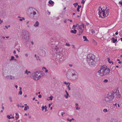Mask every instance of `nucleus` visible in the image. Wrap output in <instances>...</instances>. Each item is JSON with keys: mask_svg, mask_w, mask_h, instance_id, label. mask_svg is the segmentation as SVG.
Listing matches in <instances>:
<instances>
[{"mask_svg": "<svg viewBox=\"0 0 122 122\" xmlns=\"http://www.w3.org/2000/svg\"><path fill=\"white\" fill-rule=\"evenodd\" d=\"M9 99L10 100V102H12L13 101L12 100V97H11L10 96L9 97Z\"/></svg>", "mask_w": 122, "mask_h": 122, "instance_id": "obj_27", "label": "nucleus"}, {"mask_svg": "<svg viewBox=\"0 0 122 122\" xmlns=\"http://www.w3.org/2000/svg\"><path fill=\"white\" fill-rule=\"evenodd\" d=\"M38 97L40 98H41L42 97V96L40 94L38 95Z\"/></svg>", "mask_w": 122, "mask_h": 122, "instance_id": "obj_44", "label": "nucleus"}, {"mask_svg": "<svg viewBox=\"0 0 122 122\" xmlns=\"http://www.w3.org/2000/svg\"><path fill=\"white\" fill-rule=\"evenodd\" d=\"M66 45L67 46H70V44L68 43H66Z\"/></svg>", "mask_w": 122, "mask_h": 122, "instance_id": "obj_43", "label": "nucleus"}, {"mask_svg": "<svg viewBox=\"0 0 122 122\" xmlns=\"http://www.w3.org/2000/svg\"><path fill=\"white\" fill-rule=\"evenodd\" d=\"M68 20L70 22H72V20H71L68 19Z\"/></svg>", "mask_w": 122, "mask_h": 122, "instance_id": "obj_55", "label": "nucleus"}, {"mask_svg": "<svg viewBox=\"0 0 122 122\" xmlns=\"http://www.w3.org/2000/svg\"><path fill=\"white\" fill-rule=\"evenodd\" d=\"M118 32H117H117H116V33H115V34H116V35H118Z\"/></svg>", "mask_w": 122, "mask_h": 122, "instance_id": "obj_63", "label": "nucleus"}, {"mask_svg": "<svg viewBox=\"0 0 122 122\" xmlns=\"http://www.w3.org/2000/svg\"><path fill=\"white\" fill-rule=\"evenodd\" d=\"M79 25H78V24H76V25H75V27H77L78 26V27L77 28H78V26Z\"/></svg>", "mask_w": 122, "mask_h": 122, "instance_id": "obj_47", "label": "nucleus"}, {"mask_svg": "<svg viewBox=\"0 0 122 122\" xmlns=\"http://www.w3.org/2000/svg\"><path fill=\"white\" fill-rule=\"evenodd\" d=\"M3 22V21L2 20H1L0 19V24H1V23H2Z\"/></svg>", "mask_w": 122, "mask_h": 122, "instance_id": "obj_48", "label": "nucleus"}, {"mask_svg": "<svg viewBox=\"0 0 122 122\" xmlns=\"http://www.w3.org/2000/svg\"><path fill=\"white\" fill-rule=\"evenodd\" d=\"M103 112H107V110L106 109H104L103 111Z\"/></svg>", "mask_w": 122, "mask_h": 122, "instance_id": "obj_33", "label": "nucleus"}, {"mask_svg": "<svg viewBox=\"0 0 122 122\" xmlns=\"http://www.w3.org/2000/svg\"><path fill=\"white\" fill-rule=\"evenodd\" d=\"M7 117L9 119H11V117H10V115H8L7 116Z\"/></svg>", "mask_w": 122, "mask_h": 122, "instance_id": "obj_37", "label": "nucleus"}, {"mask_svg": "<svg viewBox=\"0 0 122 122\" xmlns=\"http://www.w3.org/2000/svg\"><path fill=\"white\" fill-rule=\"evenodd\" d=\"M110 71V69L107 67L106 65H103L101 66L100 69L98 71V72L101 76H103L108 74Z\"/></svg>", "mask_w": 122, "mask_h": 122, "instance_id": "obj_3", "label": "nucleus"}, {"mask_svg": "<svg viewBox=\"0 0 122 122\" xmlns=\"http://www.w3.org/2000/svg\"><path fill=\"white\" fill-rule=\"evenodd\" d=\"M84 27V25L83 24H82L81 25H79L78 26V28H77L78 29H81L83 30Z\"/></svg>", "mask_w": 122, "mask_h": 122, "instance_id": "obj_13", "label": "nucleus"}, {"mask_svg": "<svg viewBox=\"0 0 122 122\" xmlns=\"http://www.w3.org/2000/svg\"><path fill=\"white\" fill-rule=\"evenodd\" d=\"M119 3L121 5H122V1L121 2H119Z\"/></svg>", "mask_w": 122, "mask_h": 122, "instance_id": "obj_50", "label": "nucleus"}, {"mask_svg": "<svg viewBox=\"0 0 122 122\" xmlns=\"http://www.w3.org/2000/svg\"><path fill=\"white\" fill-rule=\"evenodd\" d=\"M29 108V107L28 106H27L26 107H25L24 109V110L25 111H26L27 110V109Z\"/></svg>", "mask_w": 122, "mask_h": 122, "instance_id": "obj_26", "label": "nucleus"}, {"mask_svg": "<svg viewBox=\"0 0 122 122\" xmlns=\"http://www.w3.org/2000/svg\"><path fill=\"white\" fill-rule=\"evenodd\" d=\"M50 98V100H52L53 99V97L52 96H50L49 97Z\"/></svg>", "mask_w": 122, "mask_h": 122, "instance_id": "obj_31", "label": "nucleus"}, {"mask_svg": "<svg viewBox=\"0 0 122 122\" xmlns=\"http://www.w3.org/2000/svg\"><path fill=\"white\" fill-rule=\"evenodd\" d=\"M14 57L12 56L11 57V59H10V61H11L14 59Z\"/></svg>", "mask_w": 122, "mask_h": 122, "instance_id": "obj_28", "label": "nucleus"}, {"mask_svg": "<svg viewBox=\"0 0 122 122\" xmlns=\"http://www.w3.org/2000/svg\"><path fill=\"white\" fill-rule=\"evenodd\" d=\"M69 66L70 67H71L72 66V65L71 64H69Z\"/></svg>", "mask_w": 122, "mask_h": 122, "instance_id": "obj_61", "label": "nucleus"}, {"mask_svg": "<svg viewBox=\"0 0 122 122\" xmlns=\"http://www.w3.org/2000/svg\"><path fill=\"white\" fill-rule=\"evenodd\" d=\"M47 111V108H45V112H46V111Z\"/></svg>", "mask_w": 122, "mask_h": 122, "instance_id": "obj_57", "label": "nucleus"}, {"mask_svg": "<svg viewBox=\"0 0 122 122\" xmlns=\"http://www.w3.org/2000/svg\"><path fill=\"white\" fill-rule=\"evenodd\" d=\"M64 22L65 23H66V20H64Z\"/></svg>", "mask_w": 122, "mask_h": 122, "instance_id": "obj_60", "label": "nucleus"}, {"mask_svg": "<svg viewBox=\"0 0 122 122\" xmlns=\"http://www.w3.org/2000/svg\"><path fill=\"white\" fill-rule=\"evenodd\" d=\"M40 54L42 56H44L45 55L46 52L45 51L41 50L40 51Z\"/></svg>", "mask_w": 122, "mask_h": 122, "instance_id": "obj_11", "label": "nucleus"}, {"mask_svg": "<svg viewBox=\"0 0 122 122\" xmlns=\"http://www.w3.org/2000/svg\"><path fill=\"white\" fill-rule=\"evenodd\" d=\"M39 23L38 21H36V22L35 23L34 25V26L35 27H38L39 26Z\"/></svg>", "mask_w": 122, "mask_h": 122, "instance_id": "obj_15", "label": "nucleus"}, {"mask_svg": "<svg viewBox=\"0 0 122 122\" xmlns=\"http://www.w3.org/2000/svg\"><path fill=\"white\" fill-rule=\"evenodd\" d=\"M19 115H18V116H17L15 117V119L16 120L18 119L19 118Z\"/></svg>", "mask_w": 122, "mask_h": 122, "instance_id": "obj_35", "label": "nucleus"}, {"mask_svg": "<svg viewBox=\"0 0 122 122\" xmlns=\"http://www.w3.org/2000/svg\"><path fill=\"white\" fill-rule=\"evenodd\" d=\"M95 58V56L92 54H89L87 56V61L89 65L92 66L95 64L96 63Z\"/></svg>", "mask_w": 122, "mask_h": 122, "instance_id": "obj_4", "label": "nucleus"}, {"mask_svg": "<svg viewBox=\"0 0 122 122\" xmlns=\"http://www.w3.org/2000/svg\"><path fill=\"white\" fill-rule=\"evenodd\" d=\"M79 35H81L82 34L83 31V30H81V29H79Z\"/></svg>", "mask_w": 122, "mask_h": 122, "instance_id": "obj_24", "label": "nucleus"}, {"mask_svg": "<svg viewBox=\"0 0 122 122\" xmlns=\"http://www.w3.org/2000/svg\"><path fill=\"white\" fill-rule=\"evenodd\" d=\"M108 81V80H107V79H105L103 81V82H107Z\"/></svg>", "mask_w": 122, "mask_h": 122, "instance_id": "obj_36", "label": "nucleus"}, {"mask_svg": "<svg viewBox=\"0 0 122 122\" xmlns=\"http://www.w3.org/2000/svg\"><path fill=\"white\" fill-rule=\"evenodd\" d=\"M112 41H113V43H115L117 41V39H115V38L114 37H113L112 39Z\"/></svg>", "mask_w": 122, "mask_h": 122, "instance_id": "obj_18", "label": "nucleus"}, {"mask_svg": "<svg viewBox=\"0 0 122 122\" xmlns=\"http://www.w3.org/2000/svg\"><path fill=\"white\" fill-rule=\"evenodd\" d=\"M37 60H39V61H41V60L39 59V57L38 56L37 57V58H36Z\"/></svg>", "mask_w": 122, "mask_h": 122, "instance_id": "obj_41", "label": "nucleus"}, {"mask_svg": "<svg viewBox=\"0 0 122 122\" xmlns=\"http://www.w3.org/2000/svg\"><path fill=\"white\" fill-rule=\"evenodd\" d=\"M75 25H73V26L72 28L73 29H74V28H75Z\"/></svg>", "mask_w": 122, "mask_h": 122, "instance_id": "obj_53", "label": "nucleus"}, {"mask_svg": "<svg viewBox=\"0 0 122 122\" xmlns=\"http://www.w3.org/2000/svg\"><path fill=\"white\" fill-rule=\"evenodd\" d=\"M45 107H44V106H42V110H43L44 109H45Z\"/></svg>", "mask_w": 122, "mask_h": 122, "instance_id": "obj_40", "label": "nucleus"}, {"mask_svg": "<svg viewBox=\"0 0 122 122\" xmlns=\"http://www.w3.org/2000/svg\"><path fill=\"white\" fill-rule=\"evenodd\" d=\"M78 5V3H74L73 4V5H74V6L75 7H76V5Z\"/></svg>", "mask_w": 122, "mask_h": 122, "instance_id": "obj_29", "label": "nucleus"}, {"mask_svg": "<svg viewBox=\"0 0 122 122\" xmlns=\"http://www.w3.org/2000/svg\"><path fill=\"white\" fill-rule=\"evenodd\" d=\"M101 10H102V18H104L105 17H106L107 16L109 13V9H108L107 10H105V11H104L103 10H102L101 8Z\"/></svg>", "mask_w": 122, "mask_h": 122, "instance_id": "obj_8", "label": "nucleus"}, {"mask_svg": "<svg viewBox=\"0 0 122 122\" xmlns=\"http://www.w3.org/2000/svg\"><path fill=\"white\" fill-rule=\"evenodd\" d=\"M29 22H30L29 21H28L26 23V24L27 25L29 23Z\"/></svg>", "mask_w": 122, "mask_h": 122, "instance_id": "obj_62", "label": "nucleus"}, {"mask_svg": "<svg viewBox=\"0 0 122 122\" xmlns=\"http://www.w3.org/2000/svg\"><path fill=\"white\" fill-rule=\"evenodd\" d=\"M30 72H31L30 71H28V70H26L25 72V74L26 73L27 75H28L29 74V73H30Z\"/></svg>", "mask_w": 122, "mask_h": 122, "instance_id": "obj_23", "label": "nucleus"}, {"mask_svg": "<svg viewBox=\"0 0 122 122\" xmlns=\"http://www.w3.org/2000/svg\"><path fill=\"white\" fill-rule=\"evenodd\" d=\"M15 115H16V116H18V115H18V113H15Z\"/></svg>", "mask_w": 122, "mask_h": 122, "instance_id": "obj_58", "label": "nucleus"}, {"mask_svg": "<svg viewBox=\"0 0 122 122\" xmlns=\"http://www.w3.org/2000/svg\"><path fill=\"white\" fill-rule=\"evenodd\" d=\"M83 38L84 39V41H88V40L87 39L86 37V36H83Z\"/></svg>", "mask_w": 122, "mask_h": 122, "instance_id": "obj_21", "label": "nucleus"}, {"mask_svg": "<svg viewBox=\"0 0 122 122\" xmlns=\"http://www.w3.org/2000/svg\"><path fill=\"white\" fill-rule=\"evenodd\" d=\"M118 92H119V91L117 90H114V92H113V93H112V96L113 97V98H114V97L116 96H117V94L118 93Z\"/></svg>", "mask_w": 122, "mask_h": 122, "instance_id": "obj_12", "label": "nucleus"}, {"mask_svg": "<svg viewBox=\"0 0 122 122\" xmlns=\"http://www.w3.org/2000/svg\"><path fill=\"white\" fill-rule=\"evenodd\" d=\"M49 104V107H51V104Z\"/></svg>", "mask_w": 122, "mask_h": 122, "instance_id": "obj_59", "label": "nucleus"}, {"mask_svg": "<svg viewBox=\"0 0 122 122\" xmlns=\"http://www.w3.org/2000/svg\"><path fill=\"white\" fill-rule=\"evenodd\" d=\"M30 42L32 44V45H33V44L34 43V42L33 41H31Z\"/></svg>", "mask_w": 122, "mask_h": 122, "instance_id": "obj_51", "label": "nucleus"}, {"mask_svg": "<svg viewBox=\"0 0 122 122\" xmlns=\"http://www.w3.org/2000/svg\"><path fill=\"white\" fill-rule=\"evenodd\" d=\"M81 7V5H78L77 8V11H78V12H79L80 11V10H79L80 8Z\"/></svg>", "mask_w": 122, "mask_h": 122, "instance_id": "obj_19", "label": "nucleus"}, {"mask_svg": "<svg viewBox=\"0 0 122 122\" xmlns=\"http://www.w3.org/2000/svg\"><path fill=\"white\" fill-rule=\"evenodd\" d=\"M53 41V40H52V41H51V42L50 43V44H51V45H52L51 46V47H56L57 46L56 45H54L53 46V45L55 44V42Z\"/></svg>", "mask_w": 122, "mask_h": 122, "instance_id": "obj_14", "label": "nucleus"}, {"mask_svg": "<svg viewBox=\"0 0 122 122\" xmlns=\"http://www.w3.org/2000/svg\"><path fill=\"white\" fill-rule=\"evenodd\" d=\"M25 20V18L24 17H23L22 19L20 18V19L19 20L20 21H22V20Z\"/></svg>", "mask_w": 122, "mask_h": 122, "instance_id": "obj_39", "label": "nucleus"}, {"mask_svg": "<svg viewBox=\"0 0 122 122\" xmlns=\"http://www.w3.org/2000/svg\"><path fill=\"white\" fill-rule=\"evenodd\" d=\"M5 77L7 79L11 80H14L15 78V76L11 75H8Z\"/></svg>", "mask_w": 122, "mask_h": 122, "instance_id": "obj_9", "label": "nucleus"}, {"mask_svg": "<svg viewBox=\"0 0 122 122\" xmlns=\"http://www.w3.org/2000/svg\"><path fill=\"white\" fill-rule=\"evenodd\" d=\"M64 83L65 84H66L67 85L68 84V83H67V82H66L65 81H64Z\"/></svg>", "mask_w": 122, "mask_h": 122, "instance_id": "obj_49", "label": "nucleus"}, {"mask_svg": "<svg viewBox=\"0 0 122 122\" xmlns=\"http://www.w3.org/2000/svg\"><path fill=\"white\" fill-rule=\"evenodd\" d=\"M39 72L37 71L33 74V78L35 80L37 81L43 76L42 75H39Z\"/></svg>", "mask_w": 122, "mask_h": 122, "instance_id": "obj_6", "label": "nucleus"}, {"mask_svg": "<svg viewBox=\"0 0 122 122\" xmlns=\"http://www.w3.org/2000/svg\"><path fill=\"white\" fill-rule=\"evenodd\" d=\"M92 32L93 33H95V31H94L93 30L92 31Z\"/></svg>", "mask_w": 122, "mask_h": 122, "instance_id": "obj_64", "label": "nucleus"}, {"mask_svg": "<svg viewBox=\"0 0 122 122\" xmlns=\"http://www.w3.org/2000/svg\"><path fill=\"white\" fill-rule=\"evenodd\" d=\"M28 15L29 17L34 19H38L39 17L38 11L34 8L30 7L28 9Z\"/></svg>", "mask_w": 122, "mask_h": 122, "instance_id": "obj_1", "label": "nucleus"}, {"mask_svg": "<svg viewBox=\"0 0 122 122\" xmlns=\"http://www.w3.org/2000/svg\"><path fill=\"white\" fill-rule=\"evenodd\" d=\"M48 3L51 5H53L54 4V2L53 1H52L51 0H50L49 1Z\"/></svg>", "mask_w": 122, "mask_h": 122, "instance_id": "obj_17", "label": "nucleus"}, {"mask_svg": "<svg viewBox=\"0 0 122 122\" xmlns=\"http://www.w3.org/2000/svg\"><path fill=\"white\" fill-rule=\"evenodd\" d=\"M66 76L68 79L75 80L78 77V75L77 72L73 69H69L67 74Z\"/></svg>", "mask_w": 122, "mask_h": 122, "instance_id": "obj_2", "label": "nucleus"}, {"mask_svg": "<svg viewBox=\"0 0 122 122\" xmlns=\"http://www.w3.org/2000/svg\"><path fill=\"white\" fill-rule=\"evenodd\" d=\"M81 3L82 4H84L85 3V1H84V0H82L81 2Z\"/></svg>", "mask_w": 122, "mask_h": 122, "instance_id": "obj_45", "label": "nucleus"}, {"mask_svg": "<svg viewBox=\"0 0 122 122\" xmlns=\"http://www.w3.org/2000/svg\"><path fill=\"white\" fill-rule=\"evenodd\" d=\"M45 70V72H48V70L46 69Z\"/></svg>", "mask_w": 122, "mask_h": 122, "instance_id": "obj_54", "label": "nucleus"}, {"mask_svg": "<svg viewBox=\"0 0 122 122\" xmlns=\"http://www.w3.org/2000/svg\"><path fill=\"white\" fill-rule=\"evenodd\" d=\"M65 114V113L64 112H62L61 113V115L63 116V114Z\"/></svg>", "mask_w": 122, "mask_h": 122, "instance_id": "obj_46", "label": "nucleus"}, {"mask_svg": "<svg viewBox=\"0 0 122 122\" xmlns=\"http://www.w3.org/2000/svg\"><path fill=\"white\" fill-rule=\"evenodd\" d=\"M21 35L23 36L24 39L26 40H27L29 39L30 34L29 32L26 30H22Z\"/></svg>", "mask_w": 122, "mask_h": 122, "instance_id": "obj_5", "label": "nucleus"}, {"mask_svg": "<svg viewBox=\"0 0 122 122\" xmlns=\"http://www.w3.org/2000/svg\"><path fill=\"white\" fill-rule=\"evenodd\" d=\"M110 122H115V119L114 118L112 119L111 121Z\"/></svg>", "mask_w": 122, "mask_h": 122, "instance_id": "obj_32", "label": "nucleus"}, {"mask_svg": "<svg viewBox=\"0 0 122 122\" xmlns=\"http://www.w3.org/2000/svg\"><path fill=\"white\" fill-rule=\"evenodd\" d=\"M25 56L26 57H27L28 56V54H25Z\"/></svg>", "mask_w": 122, "mask_h": 122, "instance_id": "obj_56", "label": "nucleus"}, {"mask_svg": "<svg viewBox=\"0 0 122 122\" xmlns=\"http://www.w3.org/2000/svg\"><path fill=\"white\" fill-rule=\"evenodd\" d=\"M15 56L17 58H18L19 57V56L17 55H15Z\"/></svg>", "mask_w": 122, "mask_h": 122, "instance_id": "obj_52", "label": "nucleus"}, {"mask_svg": "<svg viewBox=\"0 0 122 122\" xmlns=\"http://www.w3.org/2000/svg\"><path fill=\"white\" fill-rule=\"evenodd\" d=\"M22 94V92L21 91H20L19 92L18 94H20V95H21Z\"/></svg>", "mask_w": 122, "mask_h": 122, "instance_id": "obj_34", "label": "nucleus"}, {"mask_svg": "<svg viewBox=\"0 0 122 122\" xmlns=\"http://www.w3.org/2000/svg\"><path fill=\"white\" fill-rule=\"evenodd\" d=\"M71 32L72 33L76 34V33L77 31L76 30H74V31L72 30H71Z\"/></svg>", "mask_w": 122, "mask_h": 122, "instance_id": "obj_20", "label": "nucleus"}, {"mask_svg": "<svg viewBox=\"0 0 122 122\" xmlns=\"http://www.w3.org/2000/svg\"><path fill=\"white\" fill-rule=\"evenodd\" d=\"M107 59L108 60V62L109 63H112V64H113V61H110V59L109 58H108Z\"/></svg>", "mask_w": 122, "mask_h": 122, "instance_id": "obj_22", "label": "nucleus"}, {"mask_svg": "<svg viewBox=\"0 0 122 122\" xmlns=\"http://www.w3.org/2000/svg\"><path fill=\"white\" fill-rule=\"evenodd\" d=\"M67 121H69L70 122H71V119H70L69 118L67 119Z\"/></svg>", "mask_w": 122, "mask_h": 122, "instance_id": "obj_42", "label": "nucleus"}, {"mask_svg": "<svg viewBox=\"0 0 122 122\" xmlns=\"http://www.w3.org/2000/svg\"><path fill=\"white\" fill-rule=\"evenodd\" d=\"M96 120L98 122H101V120L99 118H97L96 119Z\"/></svg>", "mask_w": 122, "mask_h": 122, "instance_id": "obj_25", "label": "nucleus"}, {"mask_svg": "<svg viewBox=\"0 0 122 122\" xmlns=\"http://www.w3.org/2000/svg\"><path fill=\"white\" fill-rule=\"evenodd\" d=\"M120 95L119 94H118V93H117V97H119V98H120Z\"/></svg>", "mask_w": 122, "mask_h": 122, "instance_id": "obj_30", "label": "nucleus"}, {"mask_svg": "<svg viewBox=\"0 0 122 122\" xmlns=\"http://www.w3.org/2000/svg\"><path fill=\"white\" fill-rule=\"evenodd\" d=\"M67 88H68V90H69V91L71 89L69 85L67 86Z\"/></svg>", "mask_w": 122, "mask_h": 122, "instance_id": "obj_38", "label": "nucleus"}, {"mask_svg": "<svg viewBox=\"0 0 122 122\" xmlns=\"http://www.w3.org/2000/svg\"><path fill=\"white\" fill-rule=\"evenodd\" d=\"M101 7L100 6L99 8L98 9V14L99 15V16L100 17L102 18L103 17L102 16V10H101L100 9V8H101Z\"/></svg>", "mask_w": 122, "mask_h": 122, "instance_id": "obj_10", "label": "nucleus"}, {"mask_svg": "<svg viewBox=\"0 0 122 122\" xmlns=\"http://www.w3.org/2000/svg\"><path fill=\"white\" fill-rule=\"evenodd\" d=\"M65 92L66 93V95H65L64 96L66 98H68V97H69L70 96H69L68 93L67 91L66 90L65 91Z\"/></svg>", "mask_w": 122, "mask_h": 122, "instance_id": "obj_16", "label": "nucleus"}, {"mask_svg": "<svg viewBox=\"0 0 122 122\" xmlns=\"http://www.w3.org/2000/svg\"><path fill=\"white\" fill-rule=\"evenodd\" d=\"M113 99L112 93L109 92L107 96L105 97L104 100L107 102H108L112 100Z\"/></svg>", "mask_w": 122, "mask_h": 122, "instance_id": "obj_7", "label": "nucleus"}]
</instances>
